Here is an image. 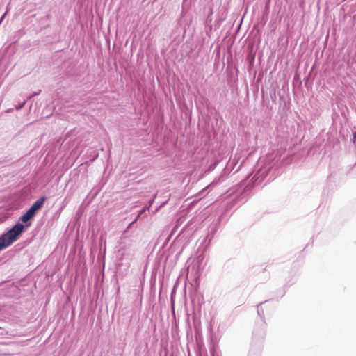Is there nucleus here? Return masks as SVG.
<instances>
[{
    "label": "nucleus",
    "mask_w": 356,
    "mask_h": 356,
    "mask_svg": "<svg viewBox=\"0 0 356 356\" xmlns=\"http://www.w3.org/2000/svg\"><path fill=\"white\" fill-rule=\"evenodd\" d=\"M24 230V225L18 223L0 237V250L9 246Z\"/></svg>",
    "instance_id": "obj_1"
},
{
    "label": "nucleus",
    "mask_w": 356,
    "mask_h": 356,
    "mask_svg": "<svg viewBox=\"0 0 356 356\" xmlns=\"http://www.w3.org/2000/svg\"><path fill=\"white\" fill-rule=\"evenodd\" d=\"M45 200H46L45 197H42L38 199L31 206V209L36 213L37 211H38L39 209H40L42 207V206L45 202Z\"/></svg>",
    "instance_id": "obj_2"
},
{
    "label": "nucleus",
    "mask_w": 356,
    "mask_h": 356,
    "mask_svg": "<svg viewBox=\"0 0 356 356\" xmlns=\"http://www.w3.org/2000/svg\"><path fill=\"white\" fill-rule=\"evenodd\" d=\"M35 214V212L33 211L31 208L26 211V213H24L22 218L21 220L23 222H26L29 220H30Z\"/></svg>",
    "instance_id": "obj_3"
},
{
    "label": "nucleus",
    "mask_w": 356,
    "mask_h": 356,
    "mask_svg": "<svg viewBox=\"0 0 356 356\" xmlns=\"http://www.w3.org/2000/svg\"><path fill=\"white\" fill-rule=\"evenodd\" d=\"M136 221H137V219H135V220H134V222H131L130 224H129V226H131L134 222H136Z\"/></svg>",
    "instance_id": "obj_4"
},
{
    "label": "nucleus",
    "mask_w": 356,
    "mask_h": 356,
    "mask_svg": "<svg viewBox=\"0 0 356 356\" xmlns=\"http://www.w3.org/2000/svg\"><path fill=\"white\" fill-rule=\"evenodd\" d=\"M136 221H137V219H135V220H134V222H131L130 224H129V226H131L134 222H136Z\"/></svg>",
    "instance_id": "obj_5"
},
{
    "label": "nucleus",
    "mask_w": 356,
    "mask_h": 356,
    "mask_svg": "<svg viewBox=\"0 0 356 356\" xmlns=\"http://www.w3.org/2000/svg\"><path fill=\"white\" fill-rule=\"evenodd\" d=\"M136 221H137V219H135V220H134V222H131L130 224H129V226H131L134 222H136Z\"/></svg>",
    "instance_id": "obj_6"
},
{
    "label": "nucleus",
    "mask_w": 356,
    "mask_h": 356,
    "mask_svg": "<svg viewBox=\"0 0 356 356\" xmlns=\"http://www.w3.org/2000/svg\"><path fill=\"white\" fill-rule=\"evenodd\" d=\"M136 221H137V219H135V220H134V222H131L130 224H129V226H131L134 222H136Z\"/></svg>",
    "instance_id": "obj_7"
},
{
    "label": "nucleus",
    "mask_w": 356,
    "mask_h": 356,
    "mask_svg": "<svg viewBox=\"0 0 356 356\" xmlns=\"http://www.w3.org/2000/svg\"><path fill=\"white\" fill-rule=\"evenodd\" d=\"M136 221H137V219H135V220H134V222H131L130 224H129V226H131L134 222H136Z\"/></svg>",
    "instance_id": "obj_8"
},
{
    "label": "nucleus",
    "mask_w": 356,
    "mask_h": 356,
    "mask_svg": "<svg viewBox=\"0 0 356 356\" xmlns=\"http://www.w3.org/2000/svg\"><path fill=\"white\" fill-rule=\"evenodd\" d=\"M136 221H137V219H135V220H134V222H131L130 224H129V226H131L134 222H136Z\"/></svg>",
    "instance_id": "obj_9"
},
{
    "label": "nucleus",
    "mask_w": 356,
    "mask_h": 356,
    "mask_svg": "<svg viewBox=\"0 0 356 356\" xmlns=\"http://www.w3.org/2000/svg\"><path fill=\"white\" fill-rule=\"evenodd\" d=\"M353 138L356 139V131L353 134Z\"/></svg>",
    "instance_id": "obj_10"
},
{
    "label": "nucleus",
    "mask_w": 356,
    "mask_h": 356,
    "mask_svg": "<svg viewBox=\"0 0 356 356\" xmlns=\"http://www.w3.org/2000/svg\"><path fill=\"white\" fill-rule=\"evenodd\" d=\"M4 16H6V14H3V16L1 17V20H3V19L4 18Z\"/></svg>",
    "instance_id": "obj_11"
},
{
    "label": "nucleus",
    "mask_w": 356,
    "mask_h": 356,
    "mask_svg": "<svg viewBox=\"0 0 356 356\" xmlns=\"http://www.w3.org/2000/svg\"><path fill=\"white\" fill-rule=\"evenodd\" d=\"M4 16H6V14H3V16L1 17V20H3V19L4 18Z\"/></svg>",
    "instance_id": "obj_12"
},
{
    "label": "nucleus",
    "mask_w": 356,
    "mask_h": 356,
    "mask_svg": "<svg viewBox=\"0 0 356 356\" xmlns=\"http://www.w3.org/2000/svg\"><path fill=\"white\" fill-rule=\"evenodd\" d=\"M4 16H6V14H3V16L1 17V20H3V19L4 18Z\"/></svg>",
    "instance_id": "obj_13"
},
{
    "label": "nucleus",
    "mask_w": 356,
    "mask_h": 356,
    "mask_svg": "<svg viewBox=\"0 0 356 356\" xmlns=\"http://www.w3.org/2000/svg\"><path fill=\"white\" fill-rule=\"evenodd\" d=\"M4 16H6V14H3V16L1 17V20H3V19L4 18Z\"/></svg>",
    "instance_id": "obj_14"
},
{
    "label": "nucleus",
    "mask_w": 356,
    "mask_h": 356,
    "mask_svg": "<svg viewBox=\"0 0 356 356\" xmlns=\"http://www.w3.org/2000/svg\"><path fill=\"white\" fill-rule=\"evenodd\" d=\"M218 56H220V50L218 51Z\"/></svg>",
    "instance_id": "obj_15"
}]
</instances>
